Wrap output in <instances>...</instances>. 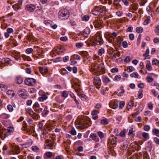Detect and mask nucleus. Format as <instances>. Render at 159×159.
I'll return each instance as SVG.
<instances>
[{
	"mask_svg": "<svg viewBox=\"0 0 159 159\" xmlns=\"http://www.w3.org/2000/svg\"><path fill=\"white\" fill-rule=\"evenodd\" d=\"M103 41L100 33L98 32L93 36L92 41V45L93 46L96 45H101L103 43Z\"/></svg>",
	"mask_w": 159,
	"mask_h": 159,
	"instance_id": "nucleus-1",
	"label": "nucleus"
},
{
	"mask_svg": "<svg viewBox=\"0 0 159 159\" xmlns=\"http://www.w3.org/2000/svg\"><path fill=\"white\" fill-rule=\"evenodd\" d=\"M14 129L13 127L10 126L8 128V129H3L0 130V136L2 140H3L8 135L7 132L9 134H11V133L14 132Z\"/></svg>",
	"mask_w": 159,
	"mask_h": 159,
	"instance_id": "nucleus-2",
	"label": "nucleus"
},
{
	"mask_svg": "<svg viewBox=\"0 0 159 159\" xmlns=\"http://www.w3.org/2000/svg\"><path fill=\"white\" fill-rule=\"evenodd\" d=\"M69 16V12L66 9L60 10L58 13V16L59 18L61 20L66 19Z\"/></svg>",
	"mask_w": 159,
	"mask_h": 159,
	"instance_id": "nucleus-3",
	"label": "nucleus"
},
{
	"mask_svg": "<svg viewBox=\"0 0 159 159\" xmlns=\"http://www.w3.org/2000/svg\"><path fill=\"white\" fill-rule=\"evenodd\" d=\"M75 124L76 127L78 129H82L87 128V126H85L84 121L82 119H77Z\"/></svg>",
	"mask_w": 159,
	"mask_h": 159,
	"instance_id": "nucleus-4",
	"label": "nucleus"
},
{
	"mask_svg": "<svg viewBox=\"0 0 159 159\" xmlns=\"http://www.w3.org/2000/svg\"><path fill=\"white\" fill-rule=\"evenodd\" d=\"M94 10L97 11L96 13H94V11H92V13L93 15H97L98 13L99 14H105L106 12V7H99L98 6H96L94 8Z\"/></svg>",
	"mask_w": 159,
	"mask_h": 159,
	"instance_id": "nucleus-5",
	"label": "nucleus"
},
{
	"mask_svg": "<svg viewBox=\"0 0 159 159\" xmlns=\"http://www.w3.org/2000/svg\"><path fill=\"white\" fill-rule=\"evenodd\" d=\"M36 82V81L35 79L30 78L26 79L25 81V84L29 86L34 85Z\"/></svg>",
	"mask_w": 159,
	"mask_h": 159,
	"instance_id": "nucleus-6",
	"label": "nucleus"
},
{
	"mask_svg": "<svg viewBox=\"0 0 159 159\" xmlns=\"http://www.w3.org/2000/svg\"><path fill=\"white\" fill-rule=\"evenodd\" d=\"M54 144L53 139L52 140L46 139L45 143L44 144L45 149H52V148Z\"/></svg>",
	"mask_w": 159,
	"mask_h": 159,
	"instance_id": "nucleus-7",
	"label": "nucleus"
},
{
	"mask_svg": "<svg viewBox=\"0 0 159 159\" xmlns=\"http://www.w3.org/2000/svg\"><path fill=\"white\" fill-rule=\"evenodd\" d=\"M93 81L94 84L96 86V88L99 89L102 84L101 80L99 77L95 76Z\"/></svg>",
	"mask_w": 159,
	"mask_h": 159,
	"instance_id": "nucleus-8",
	"label": "nucleus"
},
{
	"mask_svg": "<svg viewBox=\"0 0 159 159\" xmlns=\"http://www.w3.org/2000/svg\"><path fill=\"white\" fill-rule=\"evenodd\" d=\"M94 21V25L95 28H99L102 26L103 21L102 20L95 19Z\"/></svg>",
	"mask_w": 159,
	"mask_h": 159,
	"instance_id": "nucleus-9",
	"label": "nucleus"
},
{
	"mask_svg": "<svg viewBox=\"0 0 159 159\" xmlns=\"http://www.w3.org/2000/svg\"><path fill=\"white\" fill-rule=\"evenodd\" d=\"M25 9L27 11L32 12H33L35 10V7L33 4H28L26 5Z\"/></svg>",
	"mask_w": 159,
	"mask_h": 159,
	"instance_id": "nucleus-10",
	"label": "nucleus"
},
{
	"mask_svg": "<svg viewBox=\"0 0 159 159\" xmlns=\"http://www.w3.org/2000/svg\"><path fill=\"white\" fill-rule=\"evenodd\" d=\"M39 71L43 75H45L48 72V69L46 66L40 67H39Z\"/></svg>",
	"mask_w": 159,
	"mask_h": 159,
	"instance_id": "nucleus-11",
	"label": "nucleus"
},
{
	"mask_svg": "<svg viewBox=\"0 0 159 159\" xmlns=\"http://www.w3.org/2000/svg\"><path fill=\"white\" fill-rule=\"evenodd\" d=\"M18 93L20 97H23L25 95H27V92L26 90L22 89L19 90Z\"/></svg>",
	"mask_w": 159,
	"mask_h": 159,
	"instance_id": "nucleus-12",
	"label": "nucleus"
},
{
	"mask_svg": "<svg viewBox=\"0 0 159 159\" xmlns=\"http://www.w3.org/2000/svg\"><path fill=\"white\" fill-rule=\"evenodd\" d=\"M79 89H76V92L77 94L80 97V98H81L82 100L83 101H85L86 100V96L84 94H81V92H80L79 91Z\"/></svg>",
	"mask_w": 159,
	"mask_h": 159,
	"instance_id": "nucleus-13",
	"label": "nucleus"
},
{
	"mask_svg": "<svg viewBox=\"0 0 159 159\" xmlns=\"http://www.w3.org/2000/svg\"><path fill=\"white\" fill-rule=\"evenodd\" d=\"M116 138L113 136L110 138L108 143L109 144L111 143L112 145H114L116 144Z\"/></svg>",
	"mask_w": 159,
	"mask_h": 159,
	"instance_id": "nucleus-14",
	"label": "nucleus"
},
{
	"mask_svg": "<svg viewBox=\"0 0 159 159\" xmlns=\"http://www.w3.org/2000/svg\"><path fill=\"white\" fill-rule=\"evenodd\" d=\"M7 94L10 98L13 97L16 94V93L12 90H9L7 91Z\"/></svg>",
	"mask_w": 159,
	"mask_h": 159,
	"instance_id": "nucleus-15",
	"label": "nucleus"
},
{
	"mask_svg": "<svg viewBox=\"0 0 159 159\" xmlns=\"http://www.w3.org/2000/svg\"><path fill=\"white\" fill-rule=\"evenodd\" d=\"M90 32V29L88 27L86 28L83 31V34L84 36L87 37L89 34Z\"/></svg>",
	"mask_w": 159,
	"mask_h": 159,
	"instance_id": "nucleus-16",
	"label": "nucleus"
},
{
	"mask_svg": "<svg viewBox=\"0 0 159 159\" xmlns=\"http://www.w3.org/2000/svg\"><path fill=\"white\" fill-rule=\"evenodd\" d=\"M118 102H111L109 104V106L111 108L115 109L118 107Z\"/></svg>",
	"mask_w": 159,
	"mask_h": 159,
	"instance_id": "nucleus-17",
	"label": "nucleus"
},
{
	"mask_svg": "<svg viewBox=\"0 0 159 159\" xmlns=\"http://www.w3.org/2000/svg\"><path fill=\"white\" fill-rule=\"evenodd\" d=\"M115 51V50H113L112 53H111V57L113 58V59L116 58V56L119 57L120 55V53L119 52H117L116 53H114V54L113 53Z\"/></svg>",
	"mask_w": 159,
	"mask_h": 159,
	"instance_id": "nucleus-18",
	"label": "nucleus"
},
{
	"mask_svg": "<svg viewBox=\"0 0 159 159\" xmlns=\"http://www.w3.org/2000/svg\"><path fill=\"white\" fill-rule=\"evenodd\" d=\"M146 67L147 69L149 71H151L152 69V67L150 62L149 61H147V64L146 65Z\"/></svg>",
	"mask_w": 159,
	"mask_h": 159,
	"instance_id": "nucleus-19",
	"label": "nucleus"
},
{
	"mask_svg": "<svg viewBox=\"0 0 159 159\" xmlns=\"http://www.w3.org/2000/svg\"><path fill=\"white\" fill-rule=\"evenodd\" d=\"M13 55L15 56V57L16 60H18L20 58V53L19 52H15Z\"/></svg>",
	"mask_w": 159,
	"mask_h": 159,
	"instance_id": "nucleus-20",
	"label": "nucleus"
},
{
	"mask_svg": "<svg viewBox=\"0 0 159 159\" xmlns=\"http://www.w3.org/2000/svg\"><path fill=\"white\" fill-rule=\"evenodd\" d=\"M90 137L92 139L96 142H98L99 141V139L96 136V135L94 134H92L90 135Z\"/></svg>",
	"mask_w": 159,
	"mask_h": 159,
	"instance_id": "nucleus-21",
	"label": "nucleus"
},
{
	"mask_svg": "<svg viewBox=\"0 0 159 159\" xmlns=\"http://www.w3.org/2000/svg\"><path fill=\"white\" fill-rule=\"evenodd\" d=\"M73 87H74V89H75V91L76 92V89H79V92H81V88L80 87V85L79 84H78L77 83H75V85L74 86H72Z\"/></svg>",
	"mask_w": 159,
	"mask_h": 159,
	"instance_id": "nucleus-22",
	"label": "nucleus"
},
{
	"mask_svg": "<svg viewBox=\"0 0 159 159\" xmlns=\"http://www.w3.org/2000/svg\"><path fill=\"white\" fill-rule=\"evenodd\" d=\"M121 1V0H114L113 4L117 8H118L120 6L119 2Z\"/></svg>",
	"mask_w": 159,
	"mask_h": 159,
	"instance_id": "nucleus-23",
	"label": "nucleus"
},
{
	"mask_svg": "<svg viewBox=\"0 0 159 159\" xmlns=\"http://www.w3.org/2000/svg\"><path fill=\"white\" fill-rule=\"evenodd\" d=\"M47 98V96L45 94H44L41 97H39L38 99L39 101L42 102L46 100Z\"/></svg>",
	"mask_w": 159,
	"mask_h": 159,
	"instance_id": "nucleus-24",
	"label": "nucleus"
},
{
	"mask_svg": "<svg viewBox=\"0 0 159 159\" xmlns=\"http://www.w3.org/2000/svg\"><path fill=\"white\" fill-rule=\"evenodd\" d=\"M63 60L62 57H59L53 59L52 61L54 62L55 63L58 62Z\"/></svg>",
	"mask_w": 159,
	"mask_h": 159,
	"instance_id": "nucleus-25",
	"label": "nucleus"
},
{
	"mask_svg": "<svg viewBox=\"0 0 159 159\" xmlns=\"http://www.w3.org/2000/svg\"><path fill=\"white\" fill-rule=\"evenodd\" d=\"M16 82L18 84H21L23 81V79L20 76H17L16 78Z\"/></svg>",
	"mask_w": 159,
	"mask_h": 159,
	"instance_id": "nucleus-26",
	"label": "nucleus"
},
{
	"mask_svg": "<svg viewBox=\"0 0 159 159\" xmlns=\"http://www.w3.org/2000/svg\"><path fill=\"white\" fill-rule=\"evenodd\" d=\"M139 74L137 73V72H134L131 74L130 76L131 78H137L139 77Z\"/></svg>",
	"mask_w": 159,
	"mask_h": 159,
	"instance_id": "nucleus-27",
	"label": "nucleus"
},
{
	"mask_svg": "<svg viewBox=\"0 0 159 159\" xmlns=\"http://www.w3.org/2000/svg\"><path fill=\"white\" fill-rule=\"evenodd\" d=\"M27 36L29 41H31L34 40V37L32 33L29 34Z\"/></svg>",
	"mask_w": 159,
	"mask_h": 159,
	"instance_id": "nucleus-28",
	"label": "nucleus"
},
{
	"mask_svg": "<svg viewBox=\"0 0 159 159\" xmlns=\"http://www.w3.org/2000/svg\"><path fill=\"white\" fill-rule=\"evenodd\" d=\"M159 64V61L158 60L155 58H154L153 59L152 61V65H157Z\"/></svg>",
	"mask_w": 159,
	"mask_h": 159,
	"instance_id": "nucleus-29",
	"label": "nucleus"
},
{
	"mask_svg": "<svg viewBox=\"0 0 159 159\" xmlns=\"http://www.w3.org/2000/svg\"><path fill=\"white\" fill-rule=\"evenodd\" d=\"M136 31L138 33H142L143 31V29L141 27H139L136 28Z\"/></svg>",
	"mask_w": 159,
	"mask_h": 159,
	"instance_id": "nucleus-30",
	"label": "nucleus"
},
{
	"mask_svg": "<svg viewBox=\"0 0 159 159\" xmlns=\"http://www.w3.org/2000/svg\"><path fill=\"white\" fill-rule=\"evenodd\" d=\"M134 106V102L132 101H130L128 103L127 106L128 108L129 109L132 108Z\"/></svg>",
	"mask_w": 159,
	"mask_h": 159,
	"instance_id": "nucleus-31",
	"label": "nucleus"
},
{
	"mask_svg": "<svg viewBox=\"0 0 159 159\" xmlns=\"http://www.w3.org/2000/svg\"><path fill=\"white\" fill-rule=\"evenodd\" d=\"M101 123L102 125H106L108 123V121L105 118L101 120Z\"/></svg>",
	"mask_w": 159,
	"mask_h": 159,
	"instance_id": "nucleus-32",
	"label": "nucleus"
},
{
	"mask_svg": "<svg viewBox=\"0 0 159 159\" xmlns=\"http://www.w3.org/2000/svg\"><path fill=\"white\" fill-rule=\"evenodd\" d=\"M14 151H15V153L16 154H17L20 153V149L19 148L18 146L15 147H14Z\"/></svg>",
	"mask_w": 159,
	"mask_h": 159,
	"instance_id": "nucleus-33",
	"label": "nucleus"
},
{
	"mask_svg": "<svg viewBox=\"0 0 159 159\" xmlns=\"http://www.w3.org/2000/svg\"><path fill=\"white\" fill-rule=\"evenodd\" d=\"M143 90L140 89L139 90L138 94V96L139 98H141L143 96V94H142Z\"/></svg>",
	"mask_w": 159,
	"mask_h": 159,
	"instance_id": "nucleus-34",
	"label": "nucleus"
},
{
	"mask_svg": "<svg viewBox=\"0 0 159 159\" xmlns=\"http://www.w3.org/2000/svg\"><path fill=\"white\" fill-rule=\"evenodd\" d=\"M127 70L128 72H130L134 71L135 69L132 66H129L127 67Z\"/></svg>",
	"mask_w": 159,
	"mask_h": 159,
	"instance_id": "nucleus-35",
	"label": "nucleus"
},
{
	"mask_svg": "<svg viewBox=\"0 0 159 159\" xmlns=\"http://www.w3.org/2000/svg\"><path fill=\"white\" fill-rule=\"evenodd\" d=\"M7 109L10 112H12L13 110V108L12 105L10 104L7 105Z\"/></svg>",
	"mask_w": 159,
	"mask_h": 159,
	"instance_id": "nucleus-36",
	"label": "nucleus"
},
{
	"mask_svg": "<svg viewBox=\"0 0 159 159\" xmlns=\"http://www.w3.org/2000/svg\"><path fill=\"white\" fill-rule=\"evenodd\" d=\"M8 88V86L6 85L0 84V89H1L2 90H3V89H7Z\"/></svg>",
	"mask_w": 159,
	"mask_h": 159,
	"instance_id": "nucleus-37",
	"label": "nucleus"
},
{
	"mask_svg": "<svg viewBox=\"0 0 159 159\" xmlns=\"http://www.w3.org/2000/svg\"><path fill=\"white\" fill-rule=\"evenodd\" d=\"M105 52L104 49L103 48H101L99 50L98 52V54L100 56L102 55V54L104 53Z\"/></svg>",
	"mask_w": 159,
	"mask_h": 159,
	"instance_id": "nucleus-38",
	"label": "nucleus"
},
{
	"mask_svg": "<svg viewBox=\"0 0 159 159\" xmlns=\"http://www.w3.org/2000/svg\"><path fill=\"white\" fill-rule=\"evenodd\" d=\"M10 61V59L8 58H7L4 59H2V61H0L2 63V64H3V63H9Z\"/></svg>",
	"mask_w": 159,
	"mask_h": 159,
	"instance_id": "nucleus-39",
	"label": "nucleus"
},
{
	"mask_svg": "<svg viewBox=\"0 0 159 159\" xmlns=\"http://www.w3.org/2000/svg\"><path fill=\"white\" fill-rule=\"evenodd\" d=\"M33 51V49L31 48H27L25 51L26 53L27 54H30L31 53H32Z\"/></svg>",
	"mask_w": 159,
	"mask_h": 159,
	"instance_id": "nucleus-40",
	"label": "nucleus"
},
{
	"mask_svg": "<svg viewBox=\"0 0 159 159\" xmlns=\"http://www.w3.org/2000/svg\"><path fill=\"white\" fill-rule=\"evenodd\" d=\"M97 67L99 70H102L103 68V65L102 63H100L97 65Z\"/></svg>",
	"mask_w": 159,
	"mask_h": 159,
	"instance_id": "nucleus-41",
	"label": "nucleus"
},
{
	"mask_svg": "<svg viewBox=\"0 0 159 159\" xmlns=\"http://www.w3.org/2000/svg\"><path fill=\"white\" fill-rule=\"evenodd\" d=\"M12 7L15 10V11H18L20 8L19 6L16 4H15L13 5L12 6Z\"/></svg>",
	"mask_w": 159,
	"mask_h": 159,
	"instance_id": "nucleus-42",
	"label": "nucleus"
},
{
	"mask_svg": "<svg viewBox=\"0 0 159 159\" xmlns=\"http://www.w3.org/2000/svg\"><path fill=\"white\" fill-rule=\"evenodd\" d=\"M120 75H118L115 76V78L114 79V80L115 81H119L120 80Z\"/></svg>",
	"mask_w": 159,
	"mask_h": 159,
	"instance_id": "nucleus-43",
	"label": "nucleus"
},
{
	"mask_svg": "<svg viewBox=\"0 0 159 159\" xmlns=\"http://www.w3.org/2000/svg\"><path fill=\"white\" fill-rule=\"evenodd\" d=\"M82 18L83 20H84L85 21H87L89 20V17L88 16L86 15L83 16Z\"/></svg>",
	"mask_w": 159,
	"mask_h": 159,
	"instance_id": "nucleus-44",
	"label": "nucleus"
},
{
	"mask_svg": "<svg viewBox=\"0 0 159 159\" xmlns=\"http://www.w3.org/2000/svg\"><path fill=\"white\" fill-rule=\"evenodd\" d=\"M45 155L48 158H51L52 156V154L51 152H47L46 153Z\"/></svg>",
	"mask_w": 159,
	"mask_h": 159,
	"instance_id": "nucleus-45",
	"label": "nucleus"
},
{
	"mask_svg": "<svg viewBox=\"0 0 159 159\" xmlns=\"http://www.w3.org/2000/svg\"><path fill=\"white\" fill-rule=\"evenodd\" d=\"M149 50L148 48H147L145 52V53L143 55V56L145 57H147L149 56Z\"/></svg>",
	"mask_w": 159,
	"mask_h": 159,
	"instance_id": "nucleus-46",
	"label": "nucleus"
},
{
	"mask_svg": "<svg viewBox=\"0 0 159 159\" xmlns=\"http://www.w3.org/2000/svg\"><path fill=\"white\" fill-rule=\"evenodd\" d=\"M147 80L149 83L152 82L153 81V79L151 76H149L147 77Z\"/></svg>",
	"mask_w": 159,
	"mask_h": 159,
	"instance_id": "nucleus-47",
	"label": "nucleus"
},
{
	"mask_svg": "<svg viewBox=\"0 0 159 159\" xmlns=\"http://www.w3.org/2000/svg\"><path fill=\"white\" fill-rule=\"evenodd\" d=\"M155 32L157 35H159V25L157 26L155 29Z\"/></svg>",
	"mask_w": 159,
	"mask_h": 159,
	"instance_id": "nucleus-48",
	"label": "nucleus"
},
{
	"mask_svg": "<svg viewBox=\"0 0 159 159\" xmlns=\"http://www.w3.org/2000/svg\"><path fill=\"white\" fill-rule=\"evenodd\" d=\"M48 133L47 130L44 129L42 133V135H43V138L45 139L46 138V135Z\"/></svg>",
	"mask_w": 159,
	"mask_h": 159,
	"instance_id": "nucleus-49",
	"label": "nucleus"
},
{
	"mask_svg": "<svg viewBox=\"0 0 159 159\" xmlns=\"http://www.w3.org/2000/svg\"><path fill=\"white\" fill-rule=\"evenodd\" d=\"M125 103L124 101H121L120 103L119 108L121 109L124 107L125 105Z\"/></svg>",
	"mask_w": 159,
	"mask_h": 159,
	"instance_id": "nucleus-50",
	"label": "nucleus"
},
{
	"mask_svg": "<svg viewBox=\"0 0 159 159\" xmlns=\"http://www.w3.org/2000/svg\"><path fill=\"white\" fill-rule=\"evenodd\" d=\"M103 81L104 82L108 83L110 82V80L107 77H105L104 78Z\"/></svg>",
	"mask_w": 159,
	"mask_h": 159,
	"instance_id": "nucleus-51",
	"label": "nucleus"
},
{
	"mask_svg": "<svg viewBox=\"0 0 159 159\" xmlns=\"http://www.w3.org/2000/svg\"><path fill=\"white\" fill-rule=\"evenodd\" d=\"M61 95L64 97H67L68 95L67 92L66 91H64L61 93Z\"/></svg>",
	"mask_w": 159,
	"mask_h": 159,
	"instance_id": "nucleus-52",
	"label": "nucleus"
},
{
	"mask_svg": "<svg viewBox=\"0 0 159 159\" xmlns=\"http://www.w3.org/2000/svg\"><path fill=\"white\" fill-rule=\"evenodd\" d=\"M43 112H44V114L45 115H46L48 114V113H49V111L48 110V108H47V107H44V109L43 110Z\"/></svg>",
	"mask_w": 159,
	"mask_h": 159,
	"instance_id": "nucleus-53",
	"label": "nucleus"
},
{
	"mask_svg": "<svg viewBox=\"0 0 159 159\" xmlns=\"http://www.w3.org/2000/svg\"><path fill=\"white\" fill-rule=\"evenodd\" d=\"M143 157L146 159H149V157L148 153L146 152H145L143 154Z\"/></svg>",
	"mask_w": 159,
	"mask_h": 159,
	"instance_id": "nucleus-54",
	"label": "nucleus"
},
{
	"mask_svg": "<svg viewBox=\"0 0 159 159\" xmlns=\"http://www.w3.org/2000/svg\"><path fill=\"white\" fill-rule=\"evenodd\" d=\"M141 34H139V36L138 37L137 40V45H138L140 44V42L141 41Z\"/></svg>",
	"mask_w": 159,
	"mask_h": 159,
	"instance_id": "nucleus-55",
	"label": "nucleus"
},
{
	"mask_svg": "<svg viewBox=\"0 0 159 159\" xmlns=\"http://www.w3.org/2000/svg\"><path fill=\"white\" fill-rule=\"evenodd\" d=\"M131 58L130 56H127L124 59V61L125 62H128L130 61Z\"/></svg>",
	"mask_w": 159,
	"mask_h": 159,
	"instance_id": "nucleus-56",
	"label": "nucleus"
},
{
	"mask_svg": "<svg viewBox=\"0 0 159 159\" xmlns=\"http://www.w3.org/2000/svg\"><path fill=\"white\" fill-rule=\"evenodd\" d=\"M39 129L40 130H42L43 126V124L41 121H40L39 122Z\"/></svg>",
	"mask_w": 159,
	"mask_h": 159,
	"instance_id": "nucleus-57",
	"label": "nucleus"
},
{
	"mask_svg": "<svg viewBox=\"0 0 159 159\" xmlns=\"http://www.w3.org/2000/svg\"><path fill=\"white\" fill-rule=\"evenodd\" d=\"M143 129L145 131H148L149 130L150 127L148 125H146L144 127Z\"/></svg>",
	"mask_w": 159,
	"mask_h": 159,
	"instance_id": "nucleus-58",
	"label": "nucleus"
},
{
	"mask_svg": "<svg viewBox=\"0 0 159 159\" xmlns=\"http://www.w3.org/2000/svg\"><path fill=\"white\" fill-rule=\"evenodd\" d=\"M83 46V44L81 43H77L76 44V46L78 48L81 47Z\"/></svg>",
	"mask_w": 159,
	"mask_h": 159,
	"instance_id": "nucleus-59",
	"label": "nucleus"
},
{
	"mask_svg": "<svg viewBox=\"0 0 159 159\" xmlns=\"http://www.w3.org/2000/svg\"><path fill=\"white\" fill-rule=\"evenodd\" d=\"M148 107L150 110H152L153 108V104L151 102H150L148 104Z\"/></svg>",
	"mask_w": 159,
	"mask_h": 159,
	"instance_id": "nucleus-60",
	"label": "nucleus"
},
{
	"mask_svg": "<svg viewBox=\"0 0 159 159\" xmlns=\"http://www.w3.org/2000/svg\"><path fill=\"white\" fill-rule=\"evenodd\" d=\"M152 132L153 133L158 134H159V130L157 129H154L152 130Z\"/></svg>",
	"mask_w": 159,
	"mask_h": 159,
	"instance_id": "nucleus-61",
	"label": "nucleus"
},
{
	"mask_svg": "<svg viewBox=\"0 0 159 159\" xmlns=\"http://www.w3.org/2000/svg\"><path fill=\"white\" fill-rule=\"evenodd\" d=\"M122 46L124 48H126L128 46L127 43L125 41H123L122 43Z\"/></svg>",
	"mask_w": 159,
	"mask_h": 159,
	"instance_id": "nucleus-62",
	"label": "nucleus"
},
{
	"mask_svg": "<svg viewBox=\"0 0 159 159\" xmlns=\"http://www.w3.org/2000/svg\"><path fill=\"white\" fill-rule=\"evenodd\" d=\"M147 2L146 0H142L140 3V5L142 6H143Z\"/></svg>",
	"mask_w": 159,
	"mask_h": 159,
	"instance_id": "nucleus-63",
	"label": "nucleus"
},
{
	"mask_svg": "<svg viewBox=\"0 0 159 159\" xmlns=\"http://www.w3.org/2000/svg\"><path fill=\"white\" fill-rule=\"evenodd\" d=\"M98 134L99 136L101 138H102L104 137V135L103 133L100 131H99L98 132Z\"/></svg>",
	"mask_w": 159,
	"mask_h": 159,
	"instance_id": "nucleus-64",
	"label": "nucleus"
}]
</instances>
